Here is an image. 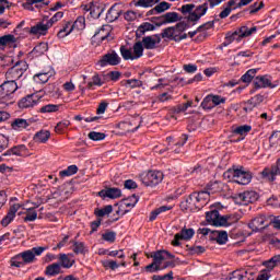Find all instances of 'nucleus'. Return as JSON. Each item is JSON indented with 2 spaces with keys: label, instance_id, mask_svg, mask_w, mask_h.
I'll return each instance as SVG.
<instances>
[{
  "label": "nucleus",
  "instance_id": "1",
  "mask_svg": "<svg viewBox=\"0 0 280 280\" xmlns=\"http://www.w3.org/2000/svg\"><path fill=\"white\" fill-rule=\"evenodd\" d=\"M213 184H208V190H201L190 194L184 201L180 202V209L183 211H200L209 202L211 198V190Z\"/></svg>",
  "mask_w": 280,
  "mask_h": 280
},
{
  "label": "nucleus",
  "instance_id": "2",
  "mask_svg": "<svg viewBox=\"0 0 280 280\" xmlns=\"http://www.w3.org/2000/svg\"><path fill=\"white\" fill-rule=\"evenodd\" d=\"M45 250V247H33L32 249L24 250L10 259V266L12 268H25V266L34 264L36 256L43 255Z\"/></svg>",
  "mask_w": 280,
  "mask_h": 280
},
{
  "label": "nucleus",
  "instance_id": "3",
  "mask_svg": "<svg viewBox=\"0 0 280 280\" xmlns=\"http://www.w3.org/2000/svg\"><path fill=\"white\" fill-rule=\"evenodd\" d=\"M182 14H188L187 21L192 23V25H197L199 21L209 12V3L205 2L196 7V4H184L179 9Z\"/></svg>",
  "mask_w": 280,
  "mask_h": 280
},
{
  "label": "nucleus",
  "instance_id": "4",
  "mask_svg": "<svg viewBox=\"0 0 280 280\" xmlns=\"http://www.w3.org/2000/svg\"><path fill=\"white\" fill-rule=\"evenodd\" d=\"M107 255L108 257H117L120 259V261L117 262V260H109V259L102 260L101 264L103 268H105L106 270H117V268H126V266H128L125 260L126 254L124 253V249H118V250L108 249Z\"/></svg>",
  "mask_w": 280,
  "mask_h": 280
},
{
  "label": "nucleus",
  "instance_id": "5",
  "mask_svg": "<svg viewBox=\"0 0 280 280\" xmlns=\"http://www.w3.org/2000/svg\"><path fill=\"white\" fill-rule=\"evenodd\" d=\"M224 178H228L232 183H237V185H248L253 180V175L249 172L236 170H228L223 174Z\"/></svg>",
  "mask_w": 280,
  "mask_h": 280
},
{
  "label": "nucleus",
  "instance_id": "6",
  "mask_svg": "<svg viewBox=\"0 0 280 280\" xmlns=\"http://www.w3.org/2000/svg\"><path fill=\"white\" fill-rule=\"evenodd\" d=\"M197 233L203 237L208 235L211 242H217L220 246H224V244L229 242V233H226V231H211V229L208 228H200Z\"/></svg>",
  "mask_w": 280,
  "mask_h": 280
},
{
  "label": "nucleus",
  "instance_id": "7",
  "mask_svg": "<svg viewBox=\"0 0 280 280\" xmlns=\"http://www.w3.org/2000/svg\"><path fill=\"white\" fill-rule=\"evenodd\" d=\"M96 65L101 68L104 67H117L121 65V57L115 50H110L107 54L103 55L101 59L96 62Z\"/></svg>",
  "mask_w": 280,
  "mask_h": 280
},
{
  "label": "nucleus",
  "instance_id": "8",
  "mask_svg": "<svg viewBox=\"0 0 280 280\" xmlns=\"http://www.w3.org/2000/svg\"><path fill=\"white\" fill-rule=\"evenodd\" d=\"M25 71H27V63L21 61L7 71L5 78L11 82H16V80L23 78Z\"/></svg>",
  "mask_w": 280,
  "mask_h": 280
},
{
  "label": "nucleus",
  "instance_id": "9",
  "mask_svg": "<svg viewBox=\"0 0 280 280\" xmlns=\"http://www.w3.org/2000/svg\"><path fill=\"white\" fill-rule=\"evenodd\" d=\"M19 90L16 81L7 80L0 85V100H11Z\"/></svg>",
  "mask_w": 280,
  "mask_h": 280
},
{
  "label": "nucleus",
  "instance_id": "10",
  "mask_svg": "<svg viewBox=\"0 0 280 280\" xmlns=\"http://www.w3.org/2000/svg\"><path fill=\"white\" fill-rule=\"evenodd\" d=\"M234 200L236 205L246 207V205H250L252 202H257V200H259V194H257V191L255 190H246L244 192L236 195Z\"/></svg>",
  "mask_w": 280,
  "mask_h": 280
},
{
  "label": "nucleus",
  "instance_id": "11",
  "mask_svg": "<svg viewBox=\"0 0 280 280\" xmlns=\"http://www.w3.org/2000/svg\"><path fill=\"white\" fill-rule=\"evenodd\" d=\"M142 183L147 187H156L160 183H163V172L161 171H149L142 176Z\"/></svg>",
  "mask_w": 280,
  "mask_h": 280
},
{
  "label": "nucleus",
  "instance_id": "12",
  "mask_svg": "<svg viewBox=\"0 0 280 280\" xmlns=\"http://www.w3.org/2000/svg\"><path fill=\"white\" fill-rule=\"evenodd\" d=\"M270 226V223L268 222V218L264 214H260L248 223V229L253 231V233H259L264 231L265 229H268Z\"/></svg>",
  "mask_w": 280,
  "mask_h": 280
},
{
  "label": "nucleus",
  "instance_id": "13",
  "mask_svg": "<svg viewBox=\"0 0 280 280\" xmlns=\"http://www.w3.org/2000/svg\"><path fill=\"white\" fill-rule=\"evenodd\" d=\"M253 84L255 89H277L279 82L272 83V77L265 74L254 78Z\"/></svg>",
  "mask_w": 280,
  "mask_h": 280
},
{
  "label": "nucleus",
  "instance_id": "14",
  "mask_svg": "<svg viewBox=\"0 0 280 280\" xmlns=\"http://www.w3.org/2000/svg\"><path fill=\"white\" fill-rule=\"evenodd\" d=\"M206 221L211 226H226L228 219L220 215V211L211 210L206 212Z\"/></svg>",
  "mask_w": 280,
  "mask_h": 280
},
{
  "label": "nucleus",
  "instance_id": "15",
  "mask_svg": "<svg viewBox=\"0 0 280 280\" xmlns=\"http://www.w3.org/2000/svg\"><path fill=\"white\" fill-rule=\"evenodd\" d=\"M40 100H43V96L38 93L28 94L19 102V106L20 108H34V106L40 104Z\"/></svg>",
  "mask_w": 280,
  "mask_h": 280
},
{
  "label": "nucleus",
  "instance_id": "16",
  "mask_svg": "<svg viewBox=\"0 0 280 280\" xmlns=\"http://www.w3.org/2000/svg\"><path fill=\"white\" fill-rule=\"evenodd\" d=\"M108 36H110V26L103 25L93 35L92 45H102V43H104V40H106V38H108Z\"/></svg>",
  "mask_w": 280,
  "mask_h": 280
},
{
  "label": "nucleus",
  "instance_id": "17",
  "mask_svg": "<svg viewBox=\"0 0 280 280\" xmlns=\"http://www.w3.org/2000/svg\"><path fill=\"white\" fill-rule=\"evenodd\" d=\"M257 33V26H253L252 28H248V26H241L236 31L233 32L234 35V40L236 43H242L243 38H248V36H253V34Z\"/></svg>",
  "mask_w": 280,
  "mask_h": 280
},
{
  "label": "nucleus",
  "instance_id": "18",
  "mask_svg": "<svg viewBox=\"0 0 280 280\" xmlns=\"http://www.w3.org/2000/svg\"><path fill=\"white\" fill-rule=\"evenodd\" d=\"M4 156H22L26 158L30 156V149L25 144H18L12 147L11 149H8L4 152Z\"/></svg>",
  "mask_w": 280,
  "mask_h": 280
},
{
  "label": "nucleus",
  "instance_id": "19",
  "mask_svg": "<svg viewBox=\"0 0 280 280\" xmlns=\"http://www.w3.org/2000/svg\"><path fill=\"white\" fill-rule=\"evenodd\" d=\"M49 26L48 22L45 23V20L37 23L36 25L32 26L31 28H26L28 33L32 36H47V32H49Z\"/></svg>",
  "mask_w": 280,
  "mask_h": 280
},
{
  "label": "nucleus",
  "instance_id": "20",
  "mask_svg": "<svg viewBox=\"0 0 280 280\" xmlns=\"http://www.w3.org/2000/svg\"><path fill=\"white\" fill-rule=\"evenodd\" d=\"M140 43L145 49H156V45L161 43V35L154 34L151 36H144Z\"/></svg>",
  "mask_w": 280,
  "mask_h": 280
},
{
  "label": "nucleus",
  "instance_id": "21",
  "mask_svg": "<svg viewBox=\"0 0 280 280\" xmlns=\"http://www.w3.org/2000/svg\"><path fill=\"white\" fill-rule=\"evenodd\" d=\"M173 27L175 30L174 40L176 43H178L180 40H185L187 38V34L183 33V32H186V30H189V25L187 24V22L182 21Z\"/></svg>",
  "mask_w": 280,
  "mask_h": 280
},
{
  "label": "nucleus",
  "instance_id": "22",
  "mask_svg": "<svg viewBox=\"0 0 280 280\" xmlns=\"http://www.w3.org/2000/svg\"><path fill=\"white\" fill-rule=\"evenodd\" d=\"M156 20L159 21L156 23V25L159 27H161V25H167L170 23H176V22L180 21V18H178V13H176V12H167L166 14H164L160 18H156Z\"/></svg>",
  "mask_w": 280,
  "mask_h": 280
},
{
  "label": "nucleus",
  "instance_id": "23",
  "mask_svg": "<svg viewBox=\"0 0 280 280\" xmlns=\"http://www.w3.org/2000/svg\"><path fill=\"white\" fill-rule=\"evenodd\" d=\"M153 261L160 266L163 264V261H166V259H174V254L162 249V250H156L151 255Z\"/></svg>",
  "mask_w": 280,
  "mask_h": 280
},
{
  "label": "nucleus",
  "instance_id": "24",
  "mask_svg": "<svg viewBox=\"0 0 280 280\" xmlns=\"http://www.w3.org/2000/svg\"><path fill=\"white\" fill-rule=\"evenodd\" d=\"M19 209H21V206L19 203L13 205L9 209L7 215L1 220V225L9 226L16 218V212L19 211Z\"/></svg>",
  "mask_w": 280,
  "mask_h": 280
},
{
  "label": "nucleus",
  "instance_id": "25",
  "mask_svg": "<svg viewBox=\"0 0 280 280\" xmlns=\"http://www.w3.org/2000/svg\"><path fill=\"white\" fill-rule=\"evenodd\" d=\"M265 100V96L261 94H257L254 97L249 98L244 107L245 113H250L253 108H257L259 104H261Z\"/></svg>",
  "mask_w": 280,
  "mask_h": 280
},
{
  "label": "nucleus",
  "instance_id": "26",
  "mask_svg": "<svg viewBox=\"0 0 280 280\" xmlns=\"http://www.w3.org/2000/svg\"><path fill=\"white\" fill-rule=\"evenodd\" d=\"M98 196L101 198H110L112 200H115L117 198H121V189H119V188H107L105 190H101L98 192Z\"/></svg>",
  "mask_w": 280,
  "mask_h": 280
},
{
  "label": "nucleus",
  "instance_id": "27",
  "mask_svg": "<svg viewBox=\"0 0 280 280\" xmlns=\"http://www.w3.org/2000/svg\"><path fill=\"white\" fill-rule=\"evenodd\" d=\"M73 264H75V259H73V254H59V265L61 268H72Z\"/></svg>",
  "mask_w": 280,
  "mask_h": 280
},
{
  "label": "nucleus",
  "instance_id": "28",
  "mask_svg": "<svg viewBox=\"0 0 280 280\" xmlns=\"http://www.w3.org/2000/svg\"><path fill=\"white\" fill-rule=\"evenodd\" d=\"M120 15L121 10H119V7L117 4H114L108 9L105 20L107 21V23H115V21H117Z\"/></svg>",
  "mask_w": 280,
  "mask_h": 280
},
{
  "label": "nucleus",
  "instance_id": "29",
  "mask_svg": "<svg viewBox=\"0 0 280 280\" xmlns=\"http://www.w3.org/2000/svg\"><path fill=\"white\" fill-rule=\"evenodd\" d=\"M12 130H15L16 132H23V130H26V128H30V121L24 118H15L11 122Z\"/></svg>",
  "mask_w": 280,
  "mask_h": 280
},
{
  "label": "nucleus",
  "instance_id": "30",
  "mask_svg": "<svg viewBox=\"0 0 280 280\" xmlns=\"http://www.w3.org/2000/svg\"><path fill=\"white\" fill-rule=\"evenodd\" d=\"M49 49V45L45 42L39 43L36 45L33 50L31 51V56L33 58H40V56H45Z\"/></svg>",
  "mask_w": 280,
  "mask_h": 280
},
{
  "label": "nucleus",
  "instance_id": "31",
  "mask_svg": "<svg viewBox=\"0 0 280 280\" xmlns=\"http://www.w3.org/2000/svg\"><path fill=\"white\" fill-rule=\"evenodd\" d=\"M70 243L74 255H86L89 253V246L84 242L71 241Z\"/></svg>",
  "mask_w": 280,
  "mask_h": 280
},
{
  "label": "nucleus",
  "instance_id": "32",
  "mask_svg": "<svg viewBox=\"0 0 280 280\" xmlns=\"http://www.w3.org/2000/svg\"><path fill=\"white\" fill-rule=\"evenodd\" d=\"M103 84H106V81L96 73L92 77L91 81L88 82L86 89L93 91L95 89L94 86H103Z\"/></svg>",
  "mask_w": 280,
  "mask_h": 280
},
{
  "label": "nucleus",
  "instance_id": "33",
  "mask_svg": "<svg viewBox=\"0 0 280 280\" xmlns=\"http://www.w3.org/2000/svg\"><path fill=\"white\" fill-rule=\"evenodd\" d=\"M49 137H51V132H49V130H40L35 133L34 141L35 143H47L49 141Z\"/></svg>",
  "mask_w": 280,
  "mask_h": 280
},
{
  "label": "nucleus",
  "instance_id": "34",
  "mask_svg": "<svg viewBox=\"0 0 280 280\" xmlns=\"http://www.w3.org/2000/svg\"><path fill=\"white\" fill-rule=\"evenodd\" d=\"M45 272L47 277H56L57 275H60V272H62V267L60 266V262H54L46 267Z\"/></svg>",
  "mask_w": 280,
  "mask_h": 280
},
{
  "label": "nucleus",
  "instance_id": "35",
  "mask_svg": "<svg viewBox=\"0 0 280 280\" xmlns=\"http://www.w3.org/2000/svg\"><path fill=\"white\" fill-rule=\"evenodd\" d=\"M250 130H253V127L250 125H242L236 127L233 132L234 135H238L241 138V141H244V139H246V136L248 135V132H250Z\"/></svg>",
  "mask_w": 280,
  "mask_h": 280
},
{
  "label": "nucleus",
  "instance_id": "36",
  "mask_svg": "<svg viewBox=\"0 0 280 280\" xmlns=\"http://www.w3.org/2000/svg\"><path fill=\"white\" fill-rule=\"evenodd\" d=\"M156 30V26L150 22H143L137 30L136 35L137 36H143L145 32H154Z\"/></svg>",
  "mask_w": 280,
  "mask_h": 280
},
{
  "label": "nucleus",
  "instance_id": "37",
  "mask_svg": "<svg viewBox=\"0 0 280 280\" xmlns=\"http://www.w3.org/2000/svg\"><path fill=\"white\" fill-rule=\"evenodd\" d=\"M73 23L72 22H66L62 28L58 32L57 36L58 38H67L71 32H73Z\"/></svg>",
  "mask_w": 280,
  "mask_h": 280
},
{
  "label": "nucleus",
  "instance_id": "38",
  "mask_svg": "<svg viewBox=\"0 0 280 280\" xmlns=\"http://www.w3.org/2000/svg\"><path fill=\"white\" fill-rule=\"evenodd\" d=\"M262 265L268 268V272H270V270H275L277 266H280V255L271 257L269 260L264 261Z\"/></svg>",
  "mask_w": 280,
  "mask_h": 280
},
{
  "label": "nucleus",
  "instance_id": "39",
  "mask_svg": "<svg viewBox=\"0 0 280 280\" xmlns=\"http://www.w3.org/2000/svg\"><path fill=\"white\" fill-rule=\"evenodd\" d=\"M171 209H172V207L161 206L160 208L153 210L149 217L150 222H154V220H156V218H159V215H161V213H165V211H171Z\"/></svg>",
  "mask_w": 280,
  "mask_h": 280
},
{
  "label": "nucleus",
  "instance_id": "40",
  "mask_svg": "<svg viewBox=\"0 0 280 280\" xmlns=\"http://www.w3.org/2000/svg\"><path fill=\"white\" fill-rule=\"evenodd\" d=\"M49 78H51L50 72H40L33 77L34 82L37 84H46V82H49Z\"/></svg>",
  "mask_w": 280,
  "mask_h": 280
},
{
  "label": "nucleus",
  "instance_id": "41",
  "mask_svg": "<svg viewBox=\"0 0 280 280\" xmlns=\"http://www.w3.org/2000/svg\"><path fill=\"white\" fill-rule=\"evenodd\" d=\"M137 202H139V198L137 197V195H132L122 200L121 207H127L128 209H133V207H137Z\"/></svg>",
  "mask_w": 280,
  "mask_h": 280
},
{
  "label": "nucleus",
  "instance_id": "42",
  "mask_svg": "<svg viewBox=\"0 0 280 280\" xmlns=\"http://www.w3.org/2000/svg\"><path fill=\"white\" fill-rule=\"evenodd\" d=\"M255 75H257V69H249L241 77V81H243L244 84H250Z\"/></svg>",
  "mask_w": 280,
  "mask_h": 280
},
{
  "label": "nucleus",
  "instance_id": "43",
  "mask_svg": "<svg viewBox=\"0 0 280 280\" xmlns=\"http://www.w3.org/2000/svg\"><path fill=\"white\" fill-rule=\"evenodd\" d=\"M143 49L145 48L143 47V44L141 42H138L133 45V60H139V58L143 56Z\"/></svg>",
  "mask_w": 280,
  "mask_h": 280
},
{
  "label": "nucleus",
  "instance_id": "44",
  "mask_svg": "<svg viewBox=\"0 0 280 280\" xmlns=\"http://www.w3.org/2000/svg\"><path fill=\"white\" fill-rule=\"evenodd\" d=\"M70 126L71 121L63 119L56 125L55 132H57V135H62V132H65V130H67Z\"/></svg>",
  "mask_w": 280,
  "mask_h": 280
},
{
  "label": "nucleus",
  "instance_id": "45",
  "mask_svg": "<svg viewBox=\"0 0 280 280\" xmlns=\"http://www.w3.org/2000/svg\"><path fill=\"white\" fill-rule=\"evenodd\" d=\"M161 38H168V40H174L176 38V30L174 26L166 27L161 33Z\"/></svg>",
  "mask_w": 280,
  "mask_h": 280
},
{
  "label": "nucleus",
  "instance_id": "46",
  "mask_svg": "<svg viewBox=\"0 0 280 280\" xmlns=\"http://www.w3.org/2000/svg\"><path fill=\"white\" fill-rule=\"evenodd\" d=\"M74 174H78V165L74 164L68 166L67 170L59 172L61 178H67V176H73Z\"/></svg>",
  "mask_w": 280,
  "mask_h": 280
},
{
  "label": "nucleus",
  "instance_id": "47",
  "mask_svg": "<svg viewBox=\"0 0 280 280\" xmlns=\"http://www.w3.org/2000/svg\"><path fill=\"white\" fill-rule=\"evenodd\" d=\"M213 25H215V23L213 21H209V22L200 25L196 31L189 32L188 36H190V38H194V36H196L198 34V32H202V30H211V27H213Z\"/></svg>",
  "mask_w": 280,
  "mask_h": 280
},
{
  "label": "nucleus",
  "instance_id": "48",
  "mask_svg": "<svg viewBox=\"0 0 280 280\" xmlns=\"http://www.w3.org/2000/svg\"><path fill=\"white\" fill-rule=\"evenodd\" d=\"M119 51L124 60H135V57L132 55V49H129L126 46H120Z\"/></svg>",
  "mask_w": 280,
  "mask_h": 280
},
{
  "label": "nucleus",
  "instance_id": "49",
  "mask_svg": "<svg viewBox=\"0 0 280 280\" xmlns=\"http://www.w3.org/2000/svg\"><path fill=\"white\" fill-rule=\"evenodd\" d=\"M102 240H104V242H108L109 244H115V241L117 240V232L107 230L102 234Z\"/></svg>",
  "mask_w": 280,
  "mask_h": 280
},
{
  "label": "nucleus",
  "instance_id": "50",
  "mask_svg": "<svg viewBox=\"0 0 280 280\" xmlns=\"http://www.w3.org/2000/svg\"><path fill=\"white\" fill-rule=\"evenodd\" d=\"M248 271L246 270H235L231 273L228 280H244L246 279Z\"/></svg>",
  "mask_w": 280,
  "mask_h": 280
},
{
  "label": "nucleus",
  "instance_id": "51",
  "mask_svg": "<svg viewBox=\"0 0 280 280\" xmlns=\"http://www.w3.org/2000/svg\"><path fill=\"white\" fill-rule=\"evenodd\" d=\"M109 213H113V206H110V205L106 206L103 209L97 208V209L94 210V214L97 218H104V215H109Z\"/></svg>",
  "mask_w": 280,
  "mask_h": 280
},
{
  "label": "nucleus",
  "instance_id": "52",
  "mask_svg": "<svg viewBox=\"0 0 280 280\" xmlns=\"http://www.w3.org/2000/svg\"><path fill=\"white\" fill-rule=\"evenodd\" d=\"M156 3H159V0H138L135 5L136 8H153Z\"/></svg>",
  "mask_w": 280,
  "mask_h": 280
},
{
  "label": "nucleus",
  "instance_id": "53",
  "mask_svg": "<svg viewBox=\"0 0 280 280\" xmlns=\"http://www.w3.org/2000/svg\"><path fill=\"white\" fill-rule=\"evenodd\" d=\"M194 235H196V231H194V229H182V231L179 232V236H182V240H184L185 242H188V240H191V237H194Z\"/></svg>",
  "mask_w": 280,
  "mask_h": 280
},
{
  "label": "nucleus",
  "instance_id": "54",
  "mask_svg": "<svg viewBox=\"0 0 280 280\" xmlns=\"http://www.w3.org/2000/svg\"><path fill=\"white\" fill-rule=\"evenodd\" d=\"M60 110V105L48 104L40 107L39 113H58Z\"/></svg>",
  "mask_w": 280,
  "mask_h": 280
},
{
  "label": "nucleus",
  "instance_id": "55",
  "mask_svg": "<svg viewBox=\"0 0 280 280\" xmlns=\"http://www.w3.org/2000/svg\"><path fill=\"white\" fill-rule=\"evenodd\" d=\"M119 78H121V72L119 71H110L105 75L107 82H119Z\"/></svg>",
  "mask_w": 280,
  "mask_h": 280
},
{
  "label": "nucleus",
  "instance_id": "56",
  "mask_svg": "<svg viewBox=\"0 0 280 280\" xmlns=\"http://www.w3.org/2000/svg\"><path fill=\"white\" fill-rule=\"evenodd\" d=\"M38 218V212L34 208H28L24 222H34Z\"/></svg>",
  "mask_w": 280,
  "mask_h": 280
},
{
  "label": "nucleus",
  "instance_id": "57",
  "mask_svg": "<svg viewBox=\"0 0 280 280\" xmlns=\"http://www.w3.org/2000/svg\"><path fill=\"white\" fill-rule=\"evenodd\" d=\"M89 139H91V141H104V139H106V133L104 132H97V131H91L88 135Z\"/></svg>",
  "mask_w": 280,
  "mask_h": 280
},
{
  "label": "nucleus",
  "instance_id": "58",
  "mask_svg": "<svg viewBox=\"0 0 280 280\" xmlns=\"http://www.w3.org/2000/svg\"><path fill=\"white\" fill-rule=\"evenodd\" d=\"M128 89H139L143 86V82L139 79H129L125 84Z\"/></svg>",
  "mask_w": 280,
  "mask_h": 280
},
{
  "label": "nucleus",
  "instance_id": "59",
  "mask_svg": "<svg viewBox=\"0 0 280 280\" xmlns=\"http://www.w3.org/2000/svg\"><path fill=\"white\" fill-rule=\"evenodd\" d=\"M210 96L213 104V108H215V106H220V104H226V97L224 96L215 94H210Z\"/></svg>",
  "mask_w": 280,
  "mask_h": 280
},
{
  "label": "nucleus",
  "instance_id": "60",
  "mask_svg": "<svg viewBox=\"0 0 280 280\" xmlns=\"http://www.w3.org/2000/svg\"><path fill=\"white\" fill-rule=\"evenodd\" d=\"M261 177L266 178V180H269V183H275V180H277L275 175L272 174L271 168L269 167L262 170Z\"/></svg>",
  "mask_w": 280,
  "mask_h": 280
},
{
  "label": "nucleus",
  "instance_id": "61",
  "mask_svg": "<svg viewBox=\"0 0 280 280\" xmlns=\"http://www.w3.org/2000/svg\"><path fill=\"white\" fill-rule=\"evenodd\" d=\"M11 43H15L14 35H4L0 37V47H5Z\"/></svg>",
  "mask_w": 280,
  "mask_h": 280
},
{
  "label": "nucleus",
  "instance_id": "62",
  "mask_svg": "<svg viewBox=\"0 0 280 280\" xmlns=\"http://www.w3.org/2000/svg\"><path fill=\"white\" fill-rule=\"evenodd\" d=\"M86 20L83 16H79L72 24L73 30H84L86 27Z\"/></svg>",
  "mask_w": 280,
  "mask_h": 280
},
{
  "label": "nucleus",
  "instance_id": "63",
  "mask_svg": "<svg viewBox=\"0 0 280 280\" xmlns=\"http://www.w3.org/2000/svg\"><path fill=\"white\" fill-rule=\"evenodd\" d=\"M202 108L205 110H211L213 108V101H211V94L207 95L201 102Z\"/></svg>",
  "mask_w": 280,
  "mask_h": 280
},
{
  "label": "nucleus",
  "instance_id": "64",
  "mask_svg": "<svg viewBox=\"0 0 280 280\" xmlns=\"http://www.w3.org/2000/svg\"><path fill=\"white\" fill-rule=\"evenodd\" d=\"M152 280H174V271H170L164 276L154 275Z\"/></svg>",
  "mask_w": 280,
  "mask_h": 280
}]
</instances>
